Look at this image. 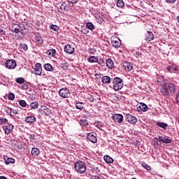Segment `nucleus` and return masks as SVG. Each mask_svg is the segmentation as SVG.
<instances>
[{
	"mask_svg": "<svg viewBox=\"0 0 179 179\" xmlns=\"http://www.w3.org/2000/svg\"><path fill=\"white\" fill-rule=\"evenodd\" d=\"M106 65L108 69H113L114 68V62H113V59L108 58L106 61Z\"/></svg>",
	"mask_w": 179,
	"mask_h": 179,
	"instance_id": "obj_17",
	"label": "nucleus"
},
{
	"mask_svg": "<svg viewBox=\"0 0 179 179\" xmlns=\"http://www.w3.org/2000/svg\"><path fill=\"white\" fill-rule=\"evenodd\" d=\"M96 64H98V65H100L101 66H106V62H104V59L103 58H97V62Z\"/></svg>",
	"mask_w": 179,
	"mask_h": 179,
	"instance_id": "obj_27",
	"label": "nucleus"
},
{
	"mask_svg": "<svg viewBox=\"0 0 179 179\" xmlns=\"http://www.w3.org/2000/svg\"><path fill=\"white\" fill-rule=\"evenodd\" d=\"M176 103L179 106V92L178 94L176 95Z\"/></svg>",
	"mask_w": 179,
	"mask_h": 179,
	"instance_id": "obj_49",
	"label": "nucleus"
},
{
	"mask_svg": "<svg viewBox=\"0 0 179 179\" xmlns=\"http://www.w3.org/2000/svg\"><path fill=\"white\" fill-rule=\"evenodd\" d=\"M31 108L36 109L38 108V102H32L30 104Z\"/></svg>",
	"mask_w": 179,
	"mask_h": 179,
	"instance_id": "obj_38",
	"label": "nucleus"
},
{
	"mask_svg": "<svg viewBox=\"0 0 179 179\" xmlns=\"http://www.w3.org/2000/svg\"><path fill=\"white\" fill-rule=\"evenodd\" d=\"M166 70L168 71V72H171V73H172L173 72H177V71H178V69H177V67H176L174 65H172L168 66L166 67Z\"/></svg>",
	"mask_w": 179,
	"mask_h": 179,
	"instance_id": "obj_20",
	"label": "nucleus"
},
{
	"mask_svg": "<svg viewBox=\"0 0 179 179\" xmlns=\"http://www.w3.org/2000/svg\"><path fill=\"white\" fill-rule=\"evenodd\" d=\"M139 108L141 110V111H148V106L145 103H140Z\"/></svg>",
	"mask_w": 179,
	"mask_h": 179,
	"instance_id": "obj_32",
	"label": "nucleus"
},
{
	"mask_svg": "<svg viewBox=\"0 0 179 179\" xmlns=\"http://www.w3.org/2000/svg\"><path fill=\"white\" fill-rule=\"evenodd\" d=\"M91 179H100V178L98 176H92Z\"/></svg>",
	"mask_w": 179,
	"mask_h": 179,
	"instance_id": "obj_53",
	"label": "nucleus"
},
{
	"mask_svg": "<svg viewBox=\"0 0 179 179\" xmlns=\"http://www.w3.org/2000/svg\"><path fill=\"white\" fill-rule=\"evenodd\" d=\"M103 160L108 164L113 163L114 162V159L108 155H105L103 157Z\"/></svg>",
	"mask_w": 179,
	"mask_h": 179,
	"instance_id": "obj_26",
	"label": "nucleus"
},
{
	"mask_svg": "<svg viewBox=\"0 0 179 179\" xmlns=\"http://www.w3.org/2000/svg\"><path fill=\"white\" fill-rule=\"evenodd\" d=\"M35 41H37V43H39L40 44H43V38H41V36L39 34H37L35 36Z\"/></svg>",
	"mask_w": 179,
	"mask_h": 179,
	"instance_id": "obj_33",
	"label": "nucleus"
},
{
	"mask_svg": "<svg viewBox=\"0 0 179 179\" xmlns=\"http://www.w3.org/2000/svg\"><path fill=\"white\" fill-rule=\"evenodd\" d=\"M154 38H155V36L153 35V33L148 32V34L146 36V40L147 41H151V40H153Z\"/></svg>",
	"mask_w": 179,
	"mask_h": 179,
	"instance_id": "obj_31",
	"label": "nucleus"
},
{
	"mask_svg": "<svg viewBox=\"0 0 179 179\" xmlns=\"http://www.w3.org/2000/svg\"><path fill=\"white\" fill-rule=\"evenodd\" d=\"M74 170L80 174L86 173V164L82 161H78L74 164Z\"/></svg>",
	"mask_w": 179,
	"mask_h": 179,
	"instance_id": "obj_2",
	"label": "nucleus"
},
{
	"mask_svg": "<svg viewBox=\"0 0 179 179\" xmlns=\"http://www.w3.org/2000/svg\"><path fill=\"white\" fill-rule=\"evenodd\" d=\"M122 65L123 68H124L125 71H127V72H129L130 71H132V69H134V66L132 65V63L124 62Z\"/></svg>",
	"mask_w": 179,
	"mask_h": 179,
	"instance_id": "obj_14",
	"label": "nucleus"
},
{
	"mask_svg": "<svg viewBox=\"0 0 179 179\" xmlns=\"http://www.w3.org/2000/svg\"><path fill=\"white\" fill-rule=\"evenodd\" d=\"M8 100H15V94L10 93L8 94Z\"/></svg>",
	"mask_w": 179,
	"mask_h": 179,
	"instance_id": "obj_43",
	"label": "nucleus"
},
{
	"mask_svg": "<svg viewBox=\"0 0 179 179\" xmlns=\"http://www.w3.org/2000/svg\"><path fill=\"white\" fill-rule=\"evenodd\" d=\"M3 129L4 131V134L6 135H9L12 131H13V124H8V125L3 126Z\"/></svg>",
	"mask_w": 179,
	"mask_h": 179,
	"instance_id": "obj_12",
	"label": "nucleus"
},
{
	"mask_svg": "<svg viewBox=\"0 0 179 179\" xmlns=\"http://www.w3.org/2000/svg\"><path fill=\"white\" fill-rule=\"evenodd\" d=\"M31 153L32 155V156H38V155H40V150H38V148H34L31 149Z\"/></svg>",
	"mask_w": 179,
	"mask_h": 179,
	"instance_id": "obj_22",
	"label": "nucleus"
},
{
	"mask_svg": "<svg viewBox=\"0 0 179 179\" xmlns=\"http://www.w3.org/2000/svg\"><path fill=\"white\" fill-rule=\"evenodd\" d=\"M164 80V77H163L162 76H157V83H163Z\"/></svg>",
	"mask_w": 179,
	"mask_h": 179,
	"instance_id": "obj_36",
	"label": "nucleus"
},
{
	"mask_svg": "<svg viewBox=\"0 0 179 179\" xmlns=\"http://www.w3.org/2000/svg\"><path fill=\"white\" fill-rule=\"evenodd\" d=\"M79 124L82 127H87V126H89V122L86 119H81V120H80Z\"/></svg>",
	"mask_w": 179,
	"mask_h": 179,
	"instance_id": "obj_24",
	"label": "nucleus"
},
{
	"mask_svg": "<svg viewBox=\"0 0 179 179\" xmlns=\"http://www.w3.org/2000/svg\"><path fill=\"white\" fill-rule=\"evenodd\" d=\"M16 82H17V83H20V84L24 83V78H18L16 79Z\"/></svg>",
	"mask_w": 179,
	"mask_h": 179,
	"instance_id": "obj_41",
	"label": "nucleus"
},
{
	"mask_svg": "<svg viewBox=\"0 0 179 179\" xmlns=\"http://www.w3.org/2000/svg\"><path fill=\"white\" fill-rule=\"evenodd\" d=\"M97 58L98 57L96 56H91L89 57L88 61L91 64H94V63L97 64Z\"/></svg>",
	"mask_w": 179,
	"mask_h": 179,
	"instance_id": "obj_28",
	"label": "nucleus"
},
{
	"mask_svg": "<svg viewBox=\"0 0 179 179\" xmlns=\"http://www.w3.org/2000/svg\"><path fill=\"white\" fill-rule=\"evenodd\" d=\"M177 22L179 23V15L177 17Z\"/></svg>",
	"mask_w": 179,
	"mask_h": 179,
	"instance_id": "obj_56",
	"label": "nucleus"
},
{
	"mask_svg": "<svg viewBox=\"0 0 179 179\" xmlns=\"http://www.w3.org/2000/svg\"><path fill=\"white\" fill-rule=\"evenodd\" d=\"M25 122H27L28 124H33V122H36V117L28 116L25 117Z\"/></svg>",
	"mask_w": 179,
	"mask_h": 179,
	"instance_id": "obj_18",
	"label": "nucleus"
},
{
	"mask_svg": "<svg viewBox=\"0 0 179 179\" xmlns=\"http://www.w3.org/2000/svg\"><path fill=\"white\" fill-rule=\"evenodd\" d=\"M57 52V50L55 49H50L48 50L47 54L49 55V57H54Z\"/></svg>",
	"mask_w": 179,
	"mask_h": 179,
	"instance_id": "obj_30",
	"label": "nucleus"
},
{
	"mask_svg": "<svg viewBox=\"0 0 179 179\" xmlns=\"http://www.w3.org/2000/svg\"><path fill=\"white\" fill-rule=\"evenodd\" d=\"M23 30H26L25 27H22V24L19 25L17 24H15L12 26L11 27V31H13V33H15L16 34H17V33H19V31H23Z\"/></svg>",
	"mask_w": 179,
	"mask_h": 179,
	"instance_id": "obj_7",
	"label": "nucleus"
},
{
	"mask_svg": "<svg viewBox=\"0 0 179 179\" xmlns=\"http://www.w3.org/2000/svg\"><path fill=\"white\" fill-rule=\"evenodd\" d=\"M67 2H69V3H71V5H73L75 3H78V0H67Z\"/></svg>",
	"mask_w": 179,
	"mask_h": 179,
	"instance_id": "obj_46",
	"label": "nucleus"
},
{
	"mask_svg": "<svg viewBox=\"0 0 179 179\" xmlns=\"http://www.w3.org/2000/svg\"><path fill=\"white\" fill-rule=\"evenodd\" d=\"M8 122V119L6 118H0V124H5Z\"/></svg>",
	"mask_w": 179,
	"mask_h": 179,
	"instance_id": "obj_45",
	"label": "nucleus"
},
{
	"mask_svg": "<svg viewBox=\"0 0 179 179\" xmlns=\"http://www.w3.org/2000/svg\"><path fill=\"white\" fill-rule=\"evenodd\" d=\"M10 163H12V164H13L15 163V159L13 158H8L6 161H5V164H6L8 166V164H10Z\"/></svg>",
	"mask_w": 179,
	"mask_h": 179,
	"instance_id": "obj_34",
	"label": "nucleus"
},
{
	"mask_svg": "<svg viewBox=\"0 0 179 179\" xmlns=\"http://www.w3.org/2000/svg\"><path fill=\"white\" fill-rule=\"evenodd\" d=\"M165 1L168 3H174V2H176V0H165Z\"/></svg>",
	"mask_w": 179,
	"mask_h": 179,
	"instance_id": "obj_48",
	"label": "nucleus"
},
{
	"mask_svg": "<svg viewBox=\"0 0 179 179\" xmlns=\"http://www.w3.org/2000/svg\"><path fill=\"white\" fill-rule=\"evenodd\" d=\"M28 87H29L27 84H24L23 85H22L21 89H23L24 90H27Z\"/></svg>",
	"mask_w": 179,
	"mask_h": 179,
	"instance_id": "obj_47",
	"label": "nucleus"
},
{
	"mask_svg": "<svg viewBox=\"0 0 179 179\" xmlns=\"http://www.w3.org/2000/svg\"><path fill=\"white\" fill-rule=\"evenodd\" d=\"M0 58H1V55H0Z\"/></svg>",
	"mask_w": 179,
	"mask_h": 179,
	"instance_id": "obj_57",
	"label": "nucleus"
},
{
	"mask_svg": "<svg viewBox=\"0 0 179 179\" xmlns=\"http://www.w3.org/2000/svg\"><path fill=\"white\" fill-rule=\"evenodd\" d=\"M44 69H45V71H48L49 72H51L52 71V66L50 64H45L43 66Z\"/></svg>",
	"mask_w": 179,
	"mask_h": 179,
	"instance_id": "obj_29",
	"label": "nucleus"
},
{
	"mask_svg": "<svg viewBox=\"0 0 179 179\" xmlns=\"http://www.w3.org/2000/svg\"><path fill=\"white\" fill-rule=\"evenodd\" d=\"M112 118L115 122H117L118 124H121L124 121V116L121 114H114Z\"/></svg>",
	"mask_w": 179,
	"mask_h": 179,
	"instance_id": "obj_11",
	"label": "nucleus"
},
{
	"mask_svg": "<svg viewBox=\"0 0 179 179\" xmlns=\"http://www.w3.org/2000/svg\"><path fill=\"white\" fill-rule=\"evenodd\" d=\"M51 30H53L54 31H58L59 30V27L55 24L50 25Z\"/></svg>",
	"mask_w": 179,
	"mask_h": 179,
	"instance_id": "obj_39",
	"label": "nucleus"
},
{
	"mask_svg": "<svg viewBox=\"0 0 179 179\" xmlns=\"http://www.w3.org/2000/svg\"><path fill=\"white\" fill-rule=\"evenodd\" d=\"M101 82L104 85H110L111 83V78L108 76H104L101 78Z\"/></svg>",
	"mask_w": 179,
	"mask_h": 179,
	"instance_id": "obj_16",
	"label": "nucleus"
},
{
	"mask_svg": "<svg viewBox=\"0 0 179 179\" xmlns=\"http://www.w3.org/2000/svg\"><path fill=\"white\" fill-rule=\"evenodd\" d=\"M59 95L63 99H69L71 97V90L66 87L62 88L59 91Z\"/></svg>",
	"mask_w": 179,
	"mask_h": 179,
	"instance_id": "obj_4",
	"label": "nucleus"
},
{
	"mask_svg": "<svg viewBox=\"0 0 179 179\" xmlns=\"http://www.w3.org/2000/svg\"><path fill=\"white\" fill-rule=\"evenodd\" d=\"M81 33H83V34H89V30H87V28H83Z\"/></svg>",
	"mask_w": 179,
	"mask_h": 179,
	"instance_id": "obj_42",
	"label": "nucleus"
},
{
	"mask_svg": "<svg viewBox=\"0 0 179 179\" xmlns=\"http://www.w3.org/2000/svg\"><path fill=\"white\" fill-rule=\"evenodd\" d=\"M112 45L115 47V48H120L121 46V41H117V39L111 40Z\"/></svg>",
	"mask_w": 179,
	"mask_h": 179,
	"instance_id": "obj_19",
	"label": "nucleus"
},
{
	"mask_svg": "<svg viewBox=\"0 0 179 179\" xmlns=\"http://www.w3.org/2000/svg\"><path fill=\"white\" fill-rule=\"evenodd\" d=\"M21 48L22 50H24V51H27V45L24 43L21 44Z\"/></svg>",
	"mask_w": 179,
	"mask_h": 179,
	"instance_id": "obj_44",
	"label": "nucleus"
},
{
	"mask_svg": "<svg viewBox=\"0 0 179 179\" xmlns=\"http://www.w3.org/2000/svg\"><path fill=\"white\" fill-rule=\"evenodd\" d=\"M86 28L88 29V30H91V31H93V30H94V29H96V27L92 22H87Z\"/></svg>",
	"mask_w": 179,
	"mask_h": 179,
	"instance_id": "obj_23",
	"label": "nucleus"
},
{
	"mask_svg": "<svg viewBox=\"0 0 179 179\" xmlns=\"http://www.w3.org/2000/svg\"><path fill=\"white\" fill-rule=\"evenodd\" d=\"M141 164L143 169L147 170V171H150L152 170V167H150V166H149L148 164L145 163V162H141Z\"/></svg>",
	"mask_w": 179,
	"mask_h": 179,
	"instance_id": "obj_25",
	"label": "nucleus"
},
{
	"mask_svg": "<svg viewBox=\"0 0 179 179\" xmlns=\"http://www.w3.org/2000/svg\"><path fill=\"white\" fill-rule=\"evenodd\" d=\"M3 34H5V31L0 28V36H3Z\"/></svg>",
	"mask_w": 179,
	"mask_h": 179,
	"instance_id": "obj_51",
	"label": "nucleus"
},
{
	"mask_svg": "<svg viewBox=\"0 0 179 179\" xmlns=\"http://www.w3.org/2000/svg\"><path fill=\"white\" fill-rule=\"evenodd\" d=\"M156 141H160L161 142H163V143H171L173 141L171 138L169 136H158V138H155Z\"/></svg>",
	"mask_w": 179,
	"mask_h": 179,
	"instance_id": "obj_8",
	"label": "nucleus"
},
{
	"mask_svg": "<svg viewBox=\"0 0 179 179\" xmlns=\"http://www.w3.org/2000/svg\"><path fill=\"white\" fill-rule=\"evenodd\" d=\"M5 111L7 113L8 115H10V117H15L16 114H17V110L13 109L11 108H6Z\"/></svg>",
	"mask_w": 179,
	"mask_h": 179,
	"instance_id": "obj_15",
	"label": "nucleus"
},
{
	"mask_svg": "<svg viewBox=\"0 0 179 179\" xmlns=\"http://www.w3.org/2000/svg\"><path fill=\"white\" fill-rule=\"evenodd\" d=\"M126 120L128 121V122H130V124H135L136 122H138V119L135 116H132L130 114L126 115Z\"/></svg>",
	"mask_w": 179,
	"mask_h": 179,
	"instance_id": "obj_13",
	"label": "nucleus"
},
{
	"mask_svg": "<svg viewBox=\"0 0 179 179\" xmlns=\"http://www.w3.org/2000/svg\"><path fill=\"white\" fill-rule=\"evenodd\" d=\"M5 66L7 69H15L16 68V61L15 59H9L5 62Z\"/></svg>",
	"mask_w": 179,
	"mask_h": 179,
	"instance_id": "obj_6",
	"label": "nucleus"
},
{
	"mask_svg": "<svg viewBox=\"0 0 179 179\" xmlns=\"http://www.w3.org/2000/svg\"><path fill=\"white\" fill-rule=\"evenodd\" d=\"M89 101H90V103H93L94 101V98H93L92 96H90L88 99Z\"/></svg>",
	"mask_w": 179,
	"mask_h": 179,
	"instance_id": "obj_52",
	"label": "nucleus"
},
{
	"mask_svg": "<svg viewBox=\"0 0 179 179\" xmlns=\"http://www.w3.org/2000/svg\"><path fill=\"white\" fill-rule=\"evenodd\" d=\"M64 52L66 54L71 55L75 52V48L71 45L70 44H67L64 48Z\"/></svg>",
	"mask_w": 179,
	"mask_h": 179,
	"instance_id": "obj_10",
	"label": "nucleus"
},
{
	"mask_svg": "<svg viewBox=\"0 0 179 179\" xmlns=\"http://www.w3.org/2000/svg\"><path fill=\"white\" fill-rule=\"evenodd\" d=\"M136 55H138V56H139V55H141V52H137L136 53Z\"/></svg>",
	"mask_w": 179,
	"mask_h": 179,
	"instance_id": "obj_55",
	"label": "nucleus"
},
{
	"mask_svg": "<svg viewBox=\"0 0 179 179\" xmlns=\"http://www.w3.org/2000/svg\"><path fill=\"white\" fill-rule=\"evenodd\" d=\"M157 127H159V128H162V129H167V127H169V124L165 122H157Z\"/></svg>",
	"mask_w": 179,
	"mask_h": 179,
	"instance_id": "obj_21",
	"label": "nucleus"
},
{
	"mask_svg": "<svg viewBox=\"0 0 179 179\" xmlns=\"http://www.w3.org/2000/svg\"><path fill=\"white\" fill-rule=\"evenodd\" d=\"M34 69L35 75L41 76L43 73V67L40 63H36Z\"/></svg>",
	"mask_w": 179,
	"mask_h": 179,
	"instance_id": "obj_9",
	"label": "nucleus"
},
{
	"mask_svg": "<svg viewBox=\"0 0 179 179\" xmlns=\"http://www.w3.org/2000/svg\"><path fill=\"white\" fill-rule=\"evenodd\" d=\"M19 104L21 107H26L27 106V103H26V101L24 100H20Z\"/></svg>",
	"mask_w": 179,
	"mask_h": 179,
	"instance_id": "obj_40",
	"label": "nucleus"
},
{
	"mask_svg": "<svg viewBox=\"0 0 179 179\" xmlns=\"http://www.w3.org/2000/svg\"><path fill=\"white\" fill-rule=\"evenodd\" d=\"M95 125H96V127L97 128H99V129H100V127H103L101 124H100L99 122H96V123H95Z\"/></svg>",
	"mask_w": 179,
	"mask_h": 179,
	"instance_id": "obj_50",
	"label": "nucleus"
},
{
	"mask_svg": "<svg viewBox=\"0 0 179 179\" xmlns=\"http://www.w3.org/2000/svg\"><path fill=\"white\" fill-rule=\"evenodd\" d=\"M87 139L92 142V143H97V134L94 132L88 133L87 134Z\"/></svg>",
	"mask_w": 179,
	"mask_h": 179,
	"instance_id": "obj_5",
	"label": "nucleus"
},
{
	"mask_svg": "<svg viewBox=\"0 0 179 179\" xmlns=\"http://www.w3.org/2000/svg\"><path fill=\"white\" fill-rule=\"evenodd\" d=\"M160 92L163 96H173L176 93V85L171 83H166L162 85Z\"/></svg>",
	"mask_w": 179,
	"mask_h": 179,
	"instance_id": "obj_1",
	"label": "nucleus"
},
{
	"mask_svg": "<svg viewBox=\"0 0 179 179\" xmlns=\"http://www.w3.org/2000/svg\"><path fill=\"white\" fill-rule=\"evenodd\" d=\"M124 5H125V3H124V1H122V0H117V6L118 8H124Z\"/></svg>",
	"mask_w": 179,
	"mask_h": 179,
	"instance_id": "obj_35",
	"label": "nucleus"
},
{
	"mask_svg": "<svg viewBox=\"0 0 179 179\" xmlns=\"http://www.w3.org/2000/svg\"><path fill=\"white\" fill-rule=\"evenodd\" d=\"M83 102H78L76 103V108L77 110H82L83 108H84V107L83 106Z\"/></svg>",
	"mask_w": 179,
	"mask_h": 179,
	"instance_id": "obj_37",
	"label": "nucleus"
},
{
	"mask_svg": "<svg viewBox=\"0 0 179 179\" xmlns=\"http://www.w3.org/2000/svg\"><path fill=\"white\" fill-rule=\"evenodd\" d=\"M0 179H8V178L5 176H0Z\"/></svg>",
	"mask_w": 179,
	"mask_h": 179,
	"instance_id": "obj_54",
	"label": "nucleus"
},
{
	"mask_svg": "<svg viewBox=\"0 0 179 179\" xmlns=\"http://www.w3.org/2000/svg\"><path fill=\"white\" fill-rule=\"evenodd\" d=\"M122 79L119 77H116L113 80V90H121L122 87H124V83H122Z\"/></svg>",
	"mask_w": 179,
	"mask_h": 179,
	"instance_id": "obj_3",
	"label": "nucleus"
}]
</instances>
